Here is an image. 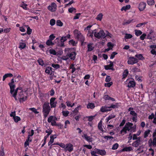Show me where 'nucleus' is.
<instances>
[{"label": "nucleus", "instance_id": "nucleus-4", "mask_svg": "<svg viewBox=\"0 0 156 156\" xmlns=\"http://www.w3.org/2000/svg\"><path fill=\"white\" fill-rule=\"evenodd\" d=\"M70 35L69 34L65 36H62L60 39V42H58L56 44L58 46L60 47H64V42L66 41L68 39L70 38Z\"/></svg>", "mask_w": 156, "mask_h": 156}, {"label": "nucleus", "instance_id": "nucleus-9", "mask_svg": "<svg viewBox=\"0 0 156 156\" xmlns=\"http://www.w3.org/2000/svg\"><path fill=\"white\" fill-rule=\"evenodd\" d=\"M65 148V151H68L71 152L73 150V146L71 143L66 144Z\"/></svg>", "mask_w": 156, "mask_h": 156}, {"label": "nucleus", "instance_id": "nucleus-55", "mask_svg": "<svg viewBox=\"0 0 156 156\" xmlns=\"http://www.w3.org/2000/svg\"><path fill=\"white\" fill-rule=\"evenodd\" d=\"M69 43L70 44H72L73 46H75L76 44L75 41L73 40H70L69 41Z\"/></svg>", "mask_w": 156, "mask_h": 156}, {"label": "nucleus", "instance_id": "nucleus-38", "mask_svg": "<svg viewBox=\"0 0 156 156\" xmlns=\"http://www.w3.org/2000/svg\"><path fill=\"white\" fill-rule=\"evenodd\" d=\"M14 120L16 122H17L19 121L21 119L20 117L18 116H15L13 118Z\"/></svg>", "mask_w": 156, "mask_h": 156}, {"label": "nucleus", "instance_id": "nucleus-25", "mask_svg": "<svg viewBox=\"0 0 156 156\" xmlns=\"http://www.w3.org/2000/svg\"><path fill=\"white\" fill-rule=\"evenodd\" d=\"M133 150V149L131 147H126L123 148L122 150V151H129Z\"/></svg>", "mask_w": 156, "mask_h": 156}, {"label": "nucleus", "instance_id": "nucleus-12", "mask_svg": "<svg viewBox=\"0 0 156 156\" xmlns=\"http://www.w3.org/2000/svg\"><path fill=\"white\" fill-rule=\"evenodd\" d=\"M110 64L109 65L105 66V68L106 70L111 69L112 70H113L114 69L113 68V63L112 62L110 61Z\"/></svg>", "mask_w": 156, "mask_h": 156}, {"label": "nucleus", "instance_id": "nucleus-20", "mask_svg": "<svg viewBox=\"0 0 156 156\" xmlns=\"http://www.w3.org/2000/svg\"><path fill=\"white\" fill-rule=\"evenodd\" d=\"M94 47L93 46V44L92 43H90L87 45L88 51H92L94 49Z\"/></svg>", "mask_w": 156, "mask_h": 156}, {"label": "nucleus", "instance_id": "nucleus-30", "mask_svg": "<svg viewBox=\"0 0 156 156\" xmlns=\"http://www.w3.org/2000/svg\"><path fill=\"white\" fill-rule=\"evenodd\" d=\"M130 8V5H127L125 6H123L121 9V10L122 11L123 10L126 11L127 10L129 9Z\"/></svg>", "mask_w": 156, "mask_h": 156}, {"label": "nucleus", "instance_id": "nucleus-48", "mask_svg": "<svg viewBox=\"0 0 156 156\" xmlns=\"http://www.w3.org/2000/svg\"><path fill=\"white\" fill-rule=\"evenodd\" d=\"M62 115L65 116H67L69 113V112L68 111H63L62 112Z\"/></svg>", "mask_w": 156, "mask_h": 156}, {"label": "nucleus", "instance_id": "nucleus-43", "mask_svg": "<svg viewBox=\"0 0 156 156\" xmlns=\"http://www.w3.org/2000/svg\"><path fill=\"white\" fill-rule=\"evenodd\" d=\"M46 44L48 46L52 45L54 44V43L52 42V41L50 40H48L47 41Z\"/></svg>", "mask_w": 156, "mask_h": 156}, {"label": "nucleus", "instance_id": "nucleus-45", "mask_svg": "<svg viewBox=\"0 0 156 156\" xmlns=\"http://www.w3.org/2000/svg\"><path fill=\"white\" fill-rule=\"evenodd\" d=\"M50 23L51 25L53 26L55 23V20L54 19H51L50 21Z\"/></svg>", "mask_w": 156, "mask_h": 156}, {"label": "nucleus", "instance_id": "nucleus-6", "mask_svg": "<svg viewBox=\"0 0 156 156\" xmlns=\"http://www.w3.org/2000/svg\"><path fill=\"white\" fill-rule=\"evenodd\" d=\"M143 139L141 137H138V139L132 143V146L135 147H138L143 143Z\"/></svg>", "mask_w": 156, "mask_h": 156}, {"label": "nucleus", "instance_id": "nucleus-3", "mask_svg": "<svg viewBox=\"0 0 156 156\" xmlns=\"http://www.w3.org/2000/svg\"><path fill=\"white\" fill-rule=\"evenodd\" d=\"M74 33L76 38L81 42L82 45H83V41L85 39L83 35L80 31H78L77 30H75L74 31Z\"/></svg>", "mask_w": 156, "mask_h": 156}, {"label": "nucleus", "instance_id": "nucleus-19", "mask_svg": "<svg viewBox=\"0 0 156 156\" xmlns=\"http://www.w3.org/2000/svg\"><path fill=\"white\" fill-rule=\"evenodd\" d=\"M82 137H84L85 139L87 141L90 142L92 141V138L88 136L86 134H84L83 136H82Z\"/></svg>", "mask_w": 156, "mask_h": 156}, {"label": "nucleus", "instance_id": "nucleus-42", "mask_svg": "<svg viewBox=\"0 0 156 156\" xmlns=\"http://www.w3.org/2000/svg\"><path fill=\"white\" fill-rule=\"evenodd\" d=\"M54 144L57 145L59 146L62 148H63L65 149V147H66V145H65L63 143H57L56 144Z\"/></svg>", "mask_w": 156, "mask_h": 156}, {"label": "nucleus", "instance_id": "nucleus-26", "mask_svg": "<svg viewBox=\"0 0 156 156\" xmlns=\"http://www.w3.org/2000/svg\"><path fill=\"white\" fill-rule=\"evenodd\" d=\"M133 20H124L122 23V25H128L131 23Z\"/></svg>", "mask_w": 156, "mask_h": 156}, {"label": "nucleus", "instance_id": "nucleus-56", "mask_svg": "<svg viewBox=\"0 0 156 156\" xmlns=\"http://www.w3.org/2000/svg\"><path fill=\"white\" fill-rule=\"evenodd\" d=\"M153 31L152 30H151L149 33L148 34L147 37L148 39H151L152 38V37L151 36V35L152 33H153Z\"/></svg>", "mask_w": 156, "mask_h": 156}, {"label": "nucleus", "instance_id": "nucleus-62", "mask_svg": "<svg viewBox=\"0 0 156 156\" xmlns=\"http://www.w3.org/2000/svg\"><path fill=\"white\" fill-rule=\"evenodd\" d=\"M52 131L51 129H49L48 130H46L45 131L46 133H48V134L46 136H49V135H50L52 133Z\"/></svg>", "mask_w": 156, "mask_h": 156}, {"label": "nucleus", "instance_id": "nucleus-5", "mask_svg": "<svg viewBox=\"0 0 156 156\" xmlns=\"http://www.w3.org/2000/svg\"><path fill=\"white\" fill-rule=\"evenodd\" d=\"M94 36L98 39L104 38L106 37L105 34L103 30H101L98 32H94Z\"/></svg>", "mask_w": 156, "mask_h": 156}, {"label": "nucleus", "instance_id": "nucleus-63", "mask_svg": "<svg viewBox=\"0 0 156 156\" xmlns=\"http://www.w3.org/2000/svg\"><path fill=\"white\" fill-rule=\"evenodd\" d=\"M146 36V34H143L140 37V38L142 40H144L145 37Z\"/></svg>", "mask_w": 156, "mask_h": 156}, {"label": "nucleus", "instance_id": "nucleus-16", "mask_svg": "<svg viewBox=\"0 0 156 156\" xmlns=\"http://www.w3.org/2000/svg\"><path fill=\"white\" fill-rule=\"evenodd\" d=\"M96 151L97 154L101 155H104L106 154V152L105 150H101L99 149H96Z\"/></svg>", "mask_w": 156, "mask_h": 156}, {"label": "nucleus", "instance_id": "nucleus-27", "mask_svg": "<svg viewBox=\"0 0 156 156\" xmlns=\"http://www.w3.org/2000/svg\"><path fill=\"white\" fill-rule=\"evenodd\" d=\"M153 139L152 142V144L154 146L156 147V135L155 136H153Z\"/></svg>", "mask_w": 156, "mask_h": 156}, {"label": "nucleus", "instance_id": "nucleus-18", "mask_svg": "<svg viewBox=\"0 0 156 156\" xmlns=\"http://www.w3.org/2000/svg\"><path fill=\"white\" fill-rule=\"evenodd\" d=\"M57 118L55 116H51L49 117L48 119V122L50 123L51 122L54 120H56Z\"/></svg>", "mask_w": 156, "mask_h": 156}, {"label": "nucleus", "instance_id": "nucleus-23", "mask_svg": "<svg viewBox=\"0 0 156 156\" xmlns=\"http://www.w3.org/2000/svg\"><path fill=\"white\" fill-rule=\"evenodd\" d=\"M103 16V15L102 13H100L97 16L96 19L97 20L101 21Z\"/></svg>", "mask_w": 156, "mask_h": 156}, {"label": "nucleus", "instance_id": "nucleus-57", "mask_svg": "<svg viewBox=\"0 0 156 156\" xmlns=\"http://www.w3.org/2000/svg\"><path fill=\"white\" fill-rule=\"evenodd\" d=\"M95 116V115L93 116H87V117L88 118V120L89 121H91L94 119Z\"/></svg>", "mask_w": 156, "mask_h": 156}, {"label": "nucleus", "instance_id": "nucleus-24", "mask_svg": "<svg viewBox=\"0 0 156 156\" xmlns=\"http://www.w3.org/2000/svg\"><path fill=\"white\" fill-rule=\"evenodd\" d=\"M135 56L138 58L139 60H143L144 59V58L143 56L141 54H136L135 55Z\"/></svg>", "mask_w": 156, "mask_h": 156}, {"label": "nucleus", "instance_id": "nucleus-46", "mask_svg": "<svg viewBox=\"0 0 156 156\" xmlns=\"http://www.w3.org/2000/svg\"><path fill=\"white\" fill-rule=\"evenodd\" d=\"M87 35L89 37H90L91 38L93 37V30H89Z\"/></svg>", "mask_w": 156, "mask_h": 156}, {"label": "nucleus", "instance_id": "nucleus-22", "mask_svg": "<svg viewBox=\"0 0 156 156\" xmlns=\"http://www.w3.org/2000/svg\"><path fill=\"white\" fill-rule=\"evenodd\" d=\"M52 68L50 67H47L45 70V72L48 74H49L52 72Z\"/></svg>", "mask_w": 156, "mask_h": 156}, {"label": "nucleus", "instance_id": "nucleus-39", "mask_svg": "<svg viewBox=\"0 0 156 156\" xmlns=\"http://www.w3.org/2000/svg\"><path fill=\"white\" fill-rule=\"evenodd\" d=\"M37 62L39 65L43 66L44 65V62L43 61L41 58H39L37 60Z\"/></svg>", "mask_w": 156, "mask_h": 156}, {"label": "nucleus", "instance_id": "nucleus-54", "mask_svg": "<svg viewBox=\"0 0 156 156\" xmlns=\"http://www.w3.org/2000/svg\"><path fill=\"white\" fill-rule=\"evenodd\" d=\"M118 104L117 103H116L115 105L112 104L109 106L110 108H117Z\"/></svg>", "mask_w": 156, "mask_h": 156}, {"label": "nucleus", "instance_id": "nucleus-13", "mask_svg": "<svg viewBox=\"0 0 156 156\" xmlns=\"http://www.w3.org/2000/svg\"><path fill=\"white\" fill-rule=\"evenodd\" d=\"M133 124L129 122L126 123L125 126V128L127 129L128 131H129L132 128Z\"/></svg>", "mask_w": 156, "mask_h": 156}, {"label": "nucleus", "instance_id": "nucleus-32", "mask_svg": "<svg viewBox=\"0 0 156 156\" xmlns=\"http://www.w3.org/2000/svg\"><path fill=\"white\" fill-rule=\"evenodd\" d=\"M102 122L101 120L100 122L99 123L98 125V129L101 131L102 132H103L104 130L102 126Z\"/></svg>", "mask_w": 156, "mask_h": 156}, {"label": "nucleus", "instance_id": "nucleus-61", "mask_svg": "<svg viewBox=\"0 0 156 156\" xmlns=\"http://www.w3.org/2000/svg\"><path fill=\"white\" fill-rule=\"evenodd\" d=\"M70 122L69 121L67 120L65 122L64 128H67V125L70 124Z\"/></svg>", "mask_w": 156, "mask_h": 156}, {"label": "nucleus", "instance_id": "nucleus-1", "mask_svg": "<svg viewBox=\"0 0 156 156\" xmlns=\"http://www.w3.org/2000/svg\"><path fill=\"white\" fill-rule=\"evenodd\" d=\"M9 85L10 88V92L12 96L16 100L19 99L20 102L25 101L27 99V96H25L23 94V91H20L18 93L17 98L16 97L17 93L18 90L19 88L18 87L15 90L14 88L15 87V85L14 84V79H12L11 80V82L9 83Z\"/></svg>", "mask_w": 156, "mask_h": 156}, {"label": "nucleus", "instance_id": "nucleus-10", "mask_svg": "<svg viewBox=\"0 0 156 156\" xmlns=\"http://www.w3.org/2000/svg\"><path fill=\"white\" fill-rule=\"evenodd\" d=\"M55 98L53 97L50 99V104L51 108H55L56 107L57 102L55 101Z\"/></svg>", "mask_w": 156, "mask_h": 156}, {"label": "nucleus", "instance_id": "nucleus-41", "mask_svg": "<svg viewBox=\"0 0 156 156\" xmlns=\"http://www.w3.org/2000/svg\"><path fill=\"white\" fill-rule=\"evenodd\" d=\"M133 36L131 34H126L125 36V38L126 39H130Z\"/></svg>", "mask_w": 156, "mask_h": 156}, {"label": "nucleus", "instance_id": "nucleus-47", "mask_svg": "<svg viewBox=\"0 0 156 156\" xmlns=\"http://www.w3.org/2000/svg\"><path fill=\"white\" fill-rule=\"evenodd\" d=\"M118 143H115L113 145L112 149L114 150H116L118 148Z\"/></svg>", "mask_w": 156, "mask_h": 156}, {"label": "nucleus", "instance_id": "nucleus-53", "mask_svg": "<svg viewBox=\"0 0 156 156\" xmlns=\"http://www.w3.org/2000/svg\"><path fill=\"white\" fill-rule=\"evenodd\" d=\"M29 109L35 114H38L39 113V112L37 111V109L34 108H29Z\"/></svg>", "mask_w": 156, "mask_h": 156}, {"label": "nucleus", "instance_id": "nucleus-31", "mask_svg": "<svg viewBox=\"0 0 156 156\" xmlns=\"http://www.w3.org/2000/svg\"><path fill=\"white\" fill-rule=\"evenodd\" d=\"M11 30V28H7L4 29H1V33L2 32H4L5 33H7L9 32Z\"/></svg>", "mask_w": 156, "mask_h": 156}, {"label": "nucleus", "instance_id": "nucleus-2", "mask_svg": "<svg viewBox=\"0 0 156 156\" xmlns=\"http://www.w3.org/2000/svg\"><path fill=\"white\" fill-rule=\"evenodd\" d=\"M50 111L51 108L49 102H45L43 105L42 109L43 115L45 118H46L48 116Z\"/></svg>", "mask_w": 156, "mask_h": 156}, {"label": "nucleus", "instance_id": "nucleus-50", "mask_svg": "<svg viewBox=\"0 0 156 156\" xmlns=\"http://www.w3.org/2000/svg\"><path fill=\"white\" fill-rule=\"evenodd\" d=\"M69 58V56L68 55V54H67V55L66 56H62L61 57V59L63 60H67Z\"/></svg>", "mask_w": 156, "mask_h": 156}, {"label": "nucleus", "instance_id": "nucleus-33", "mask_svg": "<svg viewBox=\"0 0 156 156\" xmlns=\"http://www.w3.org/2000/svg\"><path fill=\"white\" fill-rule=\"evenodd\" d=\"M115 117V115H109L108 116V118H107L106 119V122H108L110 119L112 118H114Z\"/></svg>", "mask_w": 156, "mask_h": 156}, {"label": "nucleus", "instance_id": "nucleus-58", "mask_svg": "<svg viewBox=\"0 0 156 156\" xmlns=\"http://www.w3.org/2000/svg\"><path fill=\"white\" fill-rule=\"evenodd\" d=\"M69 12L70 13H72L73 12H76V9L73 8H72L69 9Z\"/></svg>", "mask_w": 156, "mask_h": 156}, {"label": "nucleus", "instance_id": "nucleus-14", "mask_svg": "<svg viewBox=\"0 0 156 156\" xmlns=\"http://www.w3.org/2000/svg\"><path fill=\"white\" fill-rule=\"evenodd\" d=\"M146 6V4L145 3L141 2L140 3L139 5V9L140 11H143L145 8Z\"/></svg>", "mask_w": 156, "mask_h": 156}, {"label": "nucleus", "instance_id": "nucleus-15", "mask_svg": "<svg viewBox=\"0 0 156 156\" xmlns=\"http://www.w3.org/2000/svg\"><path fill=\"white\" fill-rule=\"evenodd\" d=\"M111 110V109H110L109 107L106 106H102L100 109L101 111L103 112L109 111H110Z\"/></svg>", "mask_w": 156, "mask_h": 156}, {"label": "nucleus", "instance_id": "nucleus-52", "mask_svg": "<svg viewBox=\"0 0 156 156\" xmlns=\"http://www.w3.org/2000/svg\"><path fill=\"white\" fill-rule=\"evenodd\" d=\"M52 136H50V139L49 141V142L48 143V145L49 146L54 141V139H53V138L52 137Z\"/></svg>", "mask_w": 156, "mask_h": 156}, {"label": "nucleus", "instance_id": "nucleus-28", "mask_svg": "<svg viewBox=\"0 0 156 156\" xmlns=\"http://www.w3.org/2000/svg\"><path fill=\"white\" fill-rule=\"evenodd\" d=\"M26 44L25 43L23 42H20V43L19 47L20 49H22L26 47Z\"/></svg>", "mask_w": 156, "mask_h": 156}, {"label": "nucleus", "instance_id": "nucleus-40", "mask_svg": "<svg viewBox=\"0 0 156 156\" xmlns=\"http://www.w3.org/2000/svg\"><path fill=\"white\" fill-rule=\"evenodd\" d=\"M129 71L127 69L125 70L123 73V76L124 78L126 77L127 76Z\"/></svg>", "mask_w": 156, "mask_h": 156}, {"label": "nucleus", "instance_id": "nucleus-21", "mask_svg": "<svg viewBox=\"0 0 156 156\" xmlns=\"http://www.w3.org/2000/svg\"><path fill=\"white\" fill-rule=\"evenodd\" d=\"M151 130L149 129H147L145 131L144 133V137L145 138H147L150 134Z\"/></svg>", "mask_w": 156, "mask_h": 156}, {"label": "nucleus", "instance_id": "nucleus-59", "mask_svg": "<svg viewBox=\"0 0 156 156\" xmlns=\"http://www.w3.org/2000/svg\"><path fill=\"white\" fill-rule=\"evenodd\" d=\"M117 54V53L115 52H114L112 53V54L111 57L110 58L111 59H113L115 55Z\"/></svg>", "mask_w": 156, "mask_h": 156}, {"label": "nucleus", "instance_id": "nucleus-17", "mask_svg": "<svg viewBox=\"0 0 156 156\" xmlns=\"http://www.w3.org/2000/svg\"><path fill=\"white\" fill-rule=\"evenodd\" d=\"M135 83L133 80H130L129 81L127 87H133L135 86Z\"/></svg>", "mask_w": 156, "mask_h": 156}, {"label": "nucleus", "instance_id": "nucleus-7", "mask_svg": "<svg viewBox=\"0 0 156 156\" xmlns=\"http://www.w3.org/2000/svg\"><path fill=\"white\" fill-rule=\"evenodd\" d=\"M138 62V60L137 59L133 57H130L128 58L127 63L128 64L133 65Z\"/></svg>", "mask_w": 156, "mask_h": 156}, {"label": "nucleus", "instance_id": "nucleus-51", "mask_svg": "<svg viewBox=\"0 0 156 156\" xmlns=\"http://www.w3.org/2000/svg\"><path fill=\"white\" fill-rule=\"evenodd\" d=\"M51 66L56 69L59 68L60 67L59 65L58 64H52Z\"/></svg>", "mask_w": 156, "mask_h": 156}, {"label": "nucleus", "instance_id": "nucleus-49", "mask_svg": "<svg viewBox=\"0 0 156 156\" xmlns=\"http://www.w3.org/2000/svg\"><path fill=\"white\" fill-rule=\"evenodd\" d=\"M49 52L51 54H52L53 55H56V51L54 49H50L49 50Z\"/></svg>", "mask_w": 156, "mask_h": 156}, {"label": "nucleus", "instance_id": "nucleus-64", "mask_svg": "<svg viewBox=\"0 0 156 156\" xmlns=\"http://www.w3.org/2000/svg\"><path fill=\"white\" fill-rule=\"evenodd\" d=\"M32 32V30L30 29L29 27H28L27 28V34H30Z\"/></svg>", "mask_w": 156, "mask_h": 156}, {"label": "nucleus", "instance_id": "nucleus-37", "mask_svg": "<svg viewBox=\"0 0 156 156\" xmlns=\"http://www.w3.org/2000/svg\"><path fill=\"white\" fill-rule=\"evenodd\" d=\"M142 31L140 30H135V34L137 36H139L140 35L142 34Z\"/></svg>", "mask_w": 156, "mask_h": 156}, {"label": "nucleus", "instance_id": "nucleus-35", "mask_svg": "<svg viewBox=\"0 0 156 156\" xmlns=\"http://www.w3.org/2000/svg\"><path fill=\"white\" fill-rule=\"evenodd\" d=\"M81 108L80 106H78L77 108H76L73 112L74 114L76 115V113L78 112V110L79 108Z\"/></svg>", "mask_w": 156, "mask_h": 156}, {"label": "nucleus", "instance_id": "nucleus-36", "mask_svg": "<svg viewBox=\"0 0 156 156\" xmlns=\"http://www.w3.org/2000/svg\"><path fill=\"white\" fill-rule=\"evenodd\" d=\"M56 24L57 26L59 27H62L63 24V23L60 20L56 21Z\"/></svg>", "mask_w": 156, "mask_h": 156}, {"label": "nucleus", "instance_id": "nucleus-29", "mask_svg": "<svg viewBox=\"0 0 156 156\" xmlns=\"http://www.w3.org/2000/svg\"><path fill=\"white\" fill-rule=\"evenodd\" d=\"M94 107V104L93 103H89L87 106L88 108L93 109Z\"/></svg>", "mask_w": 156, "mask_h": 156}, {"label": "nucleus", "instance_id": "nucleus-60", "mask_svg": "<svg viewBox=\"0 0 156 156\" xmlns=\"http://www.w3.org/2000/svg\"><path fill=\"white\" fill-rule=\"evenodd\" d=\"M112 82H110L105 84V86L106 87H110L112 84Z\"/></svg>", "mask_w": 156, "mask_h": 156}, {"label": "nucleus", "instance_id": "nucleus-44", "mask_svg": "<svg viewBox=\"0 0 156 156\" xmlns=\"http://www.w3.org/2000/svg\"><path fill=\"white\" fill-rule=\"evenodd\" d=\"M147 3L149 5H152L154 4V0H147Z\"/></svg>", "mask_w": 156, "mask_h": 156}, {"label": "nucleus", "instance_id": "nucleus-8", "mask_svg": "<svg viewBox=\"0 0 156 156\" xmlns=\"http://www.w3.org/2000/svg\"><path fill=\"white\" fill-rule=\"evenodd\" d=\"M67 50L69 52V53H67L68 55L69 56V58H70V59L72 60H73L75 59L76 55V52L74 51H72V52L70 51L71 50V49L67 48Z\"/></svg>", "mask_w": 156, "mask_h": 156}, {"label": "nucleus", "instance_id": "nucleus-11", "mask_svg": "<svg viewBox=\"0 0 156 156\" xmlns=\"http://www.w3.org/2000/svg\"><path fill=\"white\" fill-rule=\"evenodd\" d=\"M130 115L132 116V120L133 121L136 122L137 118V114L135 111H132L130 112Z\"/></svg>", "mask_w": 156, "mask_h": 156}, {"label": "nucleus", "instance_id": "nucleus-34", "mask_svg": "<svg viewBox=\"0 0 156 156\" xmlns=\"http://www.w3.org/2000/svg\"><path fill=\"white\" fill-rule=\"evenodd\" d=\"M128 131L126 128H125L124 126L123 129L120 131V133L122 134V135L126 134L127 133V131Z\"/></svg>", "mask_w": 156, "mask_h": 156}]
</instances>
